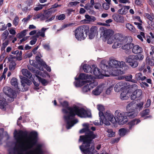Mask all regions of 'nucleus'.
Listing matches in <instances>:
<instances>
[{"label":"nucleus","instance_id":"nucleus-1","mask_svg":"<svg viewBox=\"0 0 154 154\" xmlns=\"http://www.w3.org/2000/svg\"><path fill=\"white\" fill-rule=\"evenodd\" d=\"M37 135L36 132H32L26 137L23 131H15L14 135L19 149H17L15 152H17V154H42L43 152L40 145H37L35 149L28 150L35 145Z\"/></svg>","mask_w":154,"mask_h":154},{"label":"nucleus","instance_id":"nucleus-2","mask_svg":"<svg viewBox=\"0 0 154 154\" xmlns=\"http://www.w3.org/2000/svg\"><path fill=\"white\" fill-rule=\"evenodd\" d=\"M59 102L64 108L62 109V111L64 114V118L66 122V128L67 129H70L78 122V119H74L75 115L81 118L90 117L91 116V112L83 108L76 106L68 107V103L66 101L62 102L59 100Z\"/></svg>","mask_w":154,"mask_h":154},{"label":"nucleus","instance_id":"nucleus-3","mask_svg":"<svg viewBox=\"0 0 154 154\" xmlns=\"http://www.w3.org/2000/svg\"><path fill=\"white\" fill-rule=\"evenodd\" d=\"M82 125L84 128L80 130V133L85 132V135L80 136L79 140L83 143L82 145L80 146V149L85 154H93L95 152L94 147L92 140L97 138V135L89 130V125L88 123H84Z\"/></svg>","mask_w":154,"mask_h":154},{"label":"nucleus","instance_id":"nucleus-4","mask_svg":"<svg viewBox=\"0 0 154 154\" xmlns=\"http://www.w3.org/2000/svg\"><path fill=\"white\" fill-rule=\"evenodd\" d=\"M123 61L119 62L114 60H110L108 61L105 60H102L100 66L105 71H107L109 75L117 76L124 74V72L121 70V68L124 64Z\"/></svg>","mask_w":154,"mask_h":154},{"label":"nucleus","instance_id":"nucleus-5","mask_svg":"<svg viewBox=\"0 0 154 154\" xmlns=\"http://www.w3.org/2000/svg\"><path fill=\"white\" fill-rule=\"evenodd\" d=\"M3 91L7 96L6 97V99H4L3 100H0V108L5 110V107L7 104L6 101L10 102L13 101L16 95L15 92L10 87H4L3 88Z\"/></svg>","mask_w":154,"mask_h":154},{"label":"nucleus","instance_id":"nucleus-6","mask_svg":"<svg viewBox=\"0 0 154 154\" xmlns=\"http://www.w3.org/2000/svg\"><path fill=\"white\" fill-rule=\"evenodd\" d=\"M138 54L136 55H130L125 58V61L133 68H136L138 65V62L135 60L142 61L144 58V55L143 54L141 53Z\"/></svg>","mask_w":154,"mask_h":154},{"label":"nucleus","instance_id":"nucleus-7","mask_svg":"<svg viewBox=\"0 0 154 154\" xmlns=\"http://www.w3.org/2000/svg\"><path fill=\"white\" fill-rule=\"evenodd\" d=\"M100 35L104 41L108 44H112L114 41V32L111 29H102L100 30Z\"/></svg>","mask_w":154,"mask_h":154},{"label":"nucleus","instance_id":"nucleus-8","mask_svg":"<svg viewBox=\"0 0 154 154\" xmlns=\"http://www.w3.org/2000/svg\"><path fill=\"white\" fill-rule=\"evenodd\" d=\"M100 119V124H104L106 125H110L109 121L112 123H115V118H113V115L109 111H107L103 114V113L100 112L99 114Z\"/></svg>","mask_w":154,"mask_h":154},{"label":"nucleus","instance_id":"nucleus-9","mask_svg":"<svg viewBox=\"0 0 154 154\" xmlns=\"http://www.w3.org/2000/svg\"><path fill=\"white\" fill-rule=\"evenodd\" d=\"M75 79L77 80L75 83V86L79 87L82 86L87 82H89L93 80V77L91 75L87 74H80L78 78H75Z\"/></svg>","mask_w":154,"mask_h":154},{"label":"nucleus","instance_id":"nucleus-10","mask_svg":"<svg viewBox=\"0 0 154 154\" xmlns=\"http://www.w3.org/2000/svg\"><path fill=\"white\" fill-rule=\"evenodd\" d=\"M88 26H83L77 28L75 31V36L79 40H84L87 36V33L89 31Z\"/></svg>","mask_w":154,"mask_h":154},{"label":"nucleus","instance_id":"nucleus-11","mask_svg":"<svg viewBox=\"0 0 154 154\" xmlns=\"http://www.w3.org/2000/svg\"><path fill=\"white\" fill-rule=\"evenodd\" d=\"M115 123L118 122L119 125H123L128 121V119L124 113L119 110H116L115 113Z\"/></svg>","mask_w":154,"mask_h":154},{"label":"nucleus","instance_id":"nucleus-12","mask_svg":"<svg viewBox=\"0 0 154 154\" xmlns=\"http://www.w3.org/2000/svg\"><path fill=\"white\" fill-rule=\"evenodd\" d=\"M34 72L35 73L36 76L37 78L39 81L41 82V83L44 85H47V84L48 83V81H47L46 80L42 78L41 77H40L38 75H39L43 77H46V75L48 76L49 77H50V76L49 75V74L47 73L46 72H44V73H42V72L38 70H34Z\"/></svg>","mask_w":154,"mask_h":154},{"label":"nucleus","instance_id":"nucleus-13","mask_svg":"<svg viewBox=\"0 0 154 154\" xmlns=\"http://www.w3.org/2000/svg\"><path fill=\"white\" fill-rule=\"evenodd\" d=\"M101 69L102 70L101 72L97 67H94L93 71L94 74L99 79L102 78L103 76H109V74L107 71H105L101 68Z\"/></svg>","mask_w":154,"mask_h":154},{"label":"nucleus","instance_id":"nucleus-14","mask_svg":"<svg viewBox=\"0 0 154 154\" xmlns=\"http://www.w3.org/2000/svg\"><path fill=\"white\" fill-rule=\"evenodd\" d=\"M114 39L116 41L121 42L124 43L127 41L131 42V37L128 36L125 38H124L122 35L119 33H116L114 35Z\"/></svg>","mask_w":154,"mask_h":154},{"label":"nucleus","instance_id":"nucleus-15","mask_svg":"<svg viewBox=\"0 0 154 154\" xmlns=\"http://www.w3.org/2000/svg\"><path fill=\"white\" fill-rule=\"evenodd\" d=\"M132 38L131 37V42L127 41L126 42H124L123 43L122 48L125 51V52L126 54H129L131 53L130 49H132L133 46V43H131L132 42Z\"/></svg>","mask_w":154,"mask_h":154},{"label":"nucleus","instance_id":"nucleus-16","mask_svg":"<svg viewBox=\"0 0 154 154\" xmlns=\"http://www.w3.org/2000/svg\"><path fill=\"white\" fill-rule=\"evenodd\" d=\"M145 16L149 20L148 21V28L149 30L153 29L154 28V15H149L148 14H145Z\"/></svg>","mask_w":154,"mask_h":154},{"label":"nucleus","instance_id":"nucleus-17","mask_svg":"<svg viewBox=\"0 0 154 154\" xmlns=\"http://www.w3.org/2000/svg\"><path fill=\"white\" fill-rule=\"evenodd\" d=\"M142 91L141 89H137L133 92L131 95V100H135L136 98L140 97L142 95Z\"/></svg>","mask_w":154,"mask_h":154},{"label":"nucleus","instance_id":"nucleus-18","mask_svg":"<svg viewBox=\"0 0 154 154\" xmlns=\"http://www.w3.org/2000/svg\"><path fill=\"white\" fill-rule=\"evenodd\" d=\"M97 28L96 26H93L90 29L89 31V38L91 39L97 34Z\"/></svg>","mask_w":154,"mask_h":154},{"label":"nucleus","instance_id":"nucleus-19","mask_svg":"<svg viewBox=\"0 0 154 154\" xmlns=\"http://www.w3.org/2000/svg\"><path fill=\"white\" fill-rule=\"evenodd\" d=\"M143 51L142 48L138 45H134L133 44V47L132 48V52L135 54L141 53Z\"/></svg>","mask_w":154,"mask_h":154},{"label":"nucleus","instance_id":"nucleus-20","mask_svg":"<svg viewBox=\"0 0 154 154\" xmlns=\"http://www.w3.org/2000/svg\"><path fill=\"white\" fill-rule=\"evenodd\" d=\"M85 19L82 20V22L85 23H89L91 22L94 21L96 19L94 16H91L88 15H85Z\"/></svg>","mask_w":154,"mask_h":154},{"label":"nucleus","instance_id":"nucleus-21","mask_svg":"<svg viewBox=\"0 0 154 154\" xmlns=\"http://www.w3.org/2000/svg\"><path fill=\"white\" fill-rule=\"evenodd\" d=\"M112 18L116 22L118 23H123L124 22L123 17L118 14H114L112 16Z\"/></svg>","mask_w":154,"mask_h":154},{"label":"nucleus","instance_id":"nucleus-22","mask_svg":"<svg viewBox=\"0 0 154 154\" xmlns=\"http://www.w3.org/2000/svg\"><path fill=\"white\" fill-rule=\"evenodd\" d=\"M104 88V86H98L92 91V94L95 95H98L102 92Z\"/></svg>","mask_w":154,"mask_h":154},{"label":"nucleus","instance_id":"nucleus-23","mask_svg":"<svg viewBox=\"0 0 154 154\" xmlns=\"http://www.w3.org/2000/svg\"><path fill=\"white\" fill-rule=\"evenodd\" d=\"M20 78L21 79L22 85L23 87H25L26 84L27 85H30L31 84V81L27 79L22 76H20Z\"/></svg>","mask_w":154,"mask_h":154},{"label":"nucleus","instance_id":"nucleus-24","mask_svg":"<svg viewBox=\"0 0 154 154\" xmlns=\"http://www.w3.org/2000/svg\"><path fill=\"white\" fill-rule=\"evenodd\" d=\"M130 8V7L128 6H125L122 7L118 11L119 14L121 15L125 14L128 12V10Z\"/></svg>","mask_w":154,"mask_h":154},{"label":"nucleus","instance_id":"nucleus-25","mask_svg":"<svg viewBox=\"0 0 154 154\" xmlns=\"http://www.w3.org/2000/svg\"><path fill=\"white\" fill-rule=\"evenodd\" d=\"M21 72L23 75L27 78L32 80V74L27 69H22Z\"/></svg>","mask_w":154,"mask_h":154},{"label":"nucleus","instance_id":"nucleus-26","mask_svg":"<svg viewBox=\"0 0 154 154\" xmlns=\"http://www.w3.org/2000/svg\"><path fill=\"white\" fill-rule=\"evenodd\" d=\"M125 83L122 82L117 83L115 86L114 89L116 92H118L125 86Z\"/></svg>","mask_w":154,"mask_h":154},{"label":"nucleus","instance_id":"nucleus-27","mask_svg":"<svg viewBox=\"0 0 154 154\" xmlns=\"http://www.w3.org/2000/svg\"><path fill=\"white\" fill-rule=\"evenodd\" d=\"M135 101H132L128 103L126 106L127 111L135 110Z\"/></svg>","mask_w":154,"mask_h":154},{"label":"nucleus","instance_id":"nucleus-28","mask_svg":"<svg viewBox=\"0 0 154 154\" xmlns=\"http://www.w3.org/2000/svg\"><path fill=\"white\" fill-rule=\"evenodd\" d=\"M137 112L135 110L125 112L126 116L131 118H134L136 116H137Z\"/></svg>","mask_w":154,"mask_h":154},{"label":"nucleus","instance_id":"nucleus-29","mask_svg":"<svg viewBox=\"0 0 154 154\" xmlns=\"http://www.w3.org/2000/svg\"><path fill=\"white\" fill-rule=\"evenodd\" d=\"M10 82L11 85L14 86L15 88L20 90L18 85L17 80L16 78H13L11 79Z\"/></svg>","mask_w":154,"mask_h":154},{"label":"nucleus","instance_id":"nucleus-30","mask_svg":"<svg viewBox=\"0 0 154 154\" xmlns=\"http://www.w3.org/2000/svg\"><path fill=\"white\" fill-rule=\"evenodd\" d=\"M48 29V28H42L40 31L37 33V36L38 37L41 36L42 37H44L45 36V32Z\"/></svg>","mask_w":154,"mask_h":154},{"label":"nucleus","instance_id":"nucleus-31","mask_svg":"<svg viewBox=\"0 0 154 154\" xmlns=\"http://www.w3.org/2000/svg\"><path fill=\"white\" fill-rule=\"evenodd\" d=\"M128 91H122L120 95V98L122 100H127L128 98L127 95Z\"/></svg>","mask_w":154,"mask_h":154},{"label":"nucleus","instance_id":"nucleus-32","mask_svg":"<svg viewBox=\"0 0 154 154\" xmlns=\"http://www.w3.org/2000/svg\"><path fill=\"white\" fill-rule=\"evenodd\" d=\"M125 27L127 29L133 33L136 32V30L134 27L129 23H127L125 24Z\"/></svg>","mask_w":154,"mask_h":154},{"label":"nucleus","instance_id":"nucleus-33","mask_svg":"<svg viewBox=\"0 0 154 154\" xmlns=\"http://www.w3.org/2000/svg\"><path fill=\"white\" fill-rule=\"evenodd\" d=\"M136 79L137 80L143 81L146 79V77L142 76V74L139 72L137 73L135 75Z\"/></svg>","mask_w":154,"mask_h":154},{"label":"nucleus","instance_id":"nucleus-34","mask_svg":"<svg viewBox=\"0 0 154 154\" xmlns=\"http://www.w3.org/2000/svg\"><path fill=\"white\" fill-rule=\"evenodd\" d=\"M146 64L152 66H154V60L151 59L148 57H146Z\"/></svg>","mask_w":154,"mask_h":154},{"label":"nucleus","instance_id":"nucleus-35","mask_svg":"<svg viewBox=\"0 0 154 154\" xmlns=\"http://www.w3.org/2000/svg\"><path fill=\"white\" fill-rule=\"evenodd\" d=\"M51 13L50 11H48L45 13L42 14V20H47L49 19V17L51 15Z\"/></svg>","mask_w":154,"mask_h":154},{"label":"nucleus","instance_id":"nucleus-36","mask_svg":"<svg viewBox=\"0 0 154 154\" xmlns=\"http://www.w3.org/2000/svg\"><path fill=\"white\" fill-rule=\"evenodd\" d=\"M83 69L86 72L91 73V68L90 66L87 64H85L83 66Z\"/></svg>","mask_w":154,"mask_h":154},{"label":"nucleus","instance_id":"nucleus-37","mask_svg":"<svg viewBox=\"0 0 154 154\" xmlns=\"http://www.w3.org/2000/svg\"><path fill=\"white\" fill-rule=\"evenodd\" d=\"M143 102H141L140 103L137 104L135 103V110L137 111V110L138 109L139 111L141 110L143 108Z\"/></svg>","mask_w":154,"mask_h":154},{"label":"nucleus","instance_id":"nucleus-38","mask_svg":"<svg viewBox=\"0 0 154 154\" xmlns=\"http://www.w3.org/2000/svg\"><path fill=\"white\" fill-rule=\"evenodd\" d=\"M128 132V130L124 128L120 129L119 130V133L121 136H123Z\"/></svg>","mask_w":154,"mask_h":154},{"label":"nucleus","instance_id":"nucleus-39","mask_svg":"<svg viewBox=\"0 0 154 154\" xmlns=\"http://www.w3.org/2000/svg\"><path fill=\"white\" fill-rule=\"evenodd\" d=\"M123 43H122V42H121L116 41L112 45V47L113 49H116L118 48H119L120 47L121 45H123Z\"/></svg>","mask_w":154,"mask_h":154},{"label":"nucleus","instance_id":"nucleus-40","mask_svg":"<svg viewBox=\"0 0 154 154\" xmlns=\"http://www.w3.org/2000/svg\"><path fill=\"white\" fill-rule=\"evenodd\" d=\"M149 110L148 109H146L145 110L143 111L140 114L142 117H143L149 115Z\"/></svg>","mask_w":154,"mask_h":154},{"label":"nucleus","instance_id":"nucleus-41","mask_svg":"<svg viewBox=\"0 0 154 154\" xmlns=\"http://www.w3.org/2000/svg\"><path fill=\"white\" fill-rule=\"evenodd\" d=\"M106 131L108 132V136L109 137H112L115 136V133L111 129H107Z\"/></svg>","mask_w":154,"mask_h":154},{"label":"nucleus","instance_id":"nucleus-42","mask_svg":"<svg viewBox=\"0 0 154 154\" xmlns=\"http://www.w3.org/2000/svg\"><path fill=\"white\" fill-rule=\"evenodd\" d=\"M94 78L93 77V80H92L91 82H90L91 83H90L88 84V85L91 88V89L93 88L94 86H96L97 85V84L96 82H94Z\"/></svg>","mask_w":154,"mask_h":154},{"label":"nucleus","instance_id":"nucleus-43","mask_svg":"<svg viewBox=\"0 0 154 154\" xmlns=\"http://www.w3.org/2000/svg\"><path fill=\"white\" fill-rule=\"evenodd\" d=\"M27 30H24L22 31L20 33L18 34L17 35L18 37L20 38L24 36H25L26 35V33Z\"/></svg>","mask_w":154,"mask_h":154},{"label":"nucleus","instance_id":"nucleus-44","mask_svg":"<svg viewBox=\"0 0 154 154\" xmlns=\"http://www.w3.org/2000/svg\"><path fill=\"white\" fill-rule=\"evenodd\" d=\"M91 89V88L88 85V84H87L85 86L82 88V91L84 92H86L89 91Z\"/></svg>","mask_w":154,"mask_h":154},{"label":"nucleus","instance_id":"nucleus-45","mask_svg":"<svg viewBox=\"0 0 154 154\" xmlns=\"http://www.w3.org/2000/svg\"><path fill=\"white\" fill-rule=\"evenodd\" d=\"M97 109L99 111V113L100 112L103 113V112L105 108L103 106L101 105H97Z\"/></svg>","mask_w":154,"mask_h":154},{"label":"nucleus","instance_id":"nucleus-46","mask_svg":"<svg viewBox=\"0 0 154 154\" xmlns=\"http://www.w3.org/2000/svg\"><path fill=\"white\" fill-rule=\"evenodd\" d=\"M84 8L87 10H90L93 8V6L89 3H88L85 5Z\"/></svg>","mask_w":154,"mask_h":154},{"label":"nucleus","instance_id":"nucleus-47","mask_svg":"<svg viewBox=\"0 0 154 154\" xmlns=\"http://www.w3.org/2000/svg\"><path fill=\"white\" fill-rule=\"evenodd\" d=\"M65 18V15L64 14H61L57 16L56 17V18L59 20H62Z\"/></svg>","mask_w":154,"mask_h":154},{"label":"nucleus","instance_id":"nucleus-48","mask_svg":"<svg viewBox=\"0 0 154 154\" xmlns=\"http://www.w3.org/2000/svg\"><path fill=\"white\" fill-rule=\"evenodd\" d=\"M15 65L16 64L14 62L11 63L9 66V69L11 70H14L15 68Z\"/></svg>","mask_w":154,"mask_h":154},{"label":"nucleus","instance_id":"nucleus-49","mask_svg":"<svg viewBox=\"0 0 154 154\" xmlns=\"http://www.w3.org/2000/svg\"><path fill=\"white\" fill-rule=\"evenodd\" d=\"M134 24L135 25H137V27L139 29L142 31H143V28L141 24L140 23L136 22H134Z\"/></svg>","mask_w":154,"mask_h":154},{"label":"nucleus","instance_id":"nucleus-50","mask_svg":"<svg viewBox=\"0 0 154 154\" xmlns=\"http://www.w3.org/2000/svg\"><path fill=\"white\" fill-rule=\"evenodd\" d=\"M145 34L143 32H141L140 35H137V38L139 39L141 41H143V38H144Z\"/></svg>","mask_w":154,"mask_h":154},{"label":"nucleus","instance_id":"nucleus-51","mask_svg":"<svg viewBox=\"0 0 154 154\" xmlns=\"http://www.w3.org/2000/svg\"><path fill=\"white\" fill-rule=\"evenodd\" d=\"M113 86L112 85L110 86L106 90V94L109 95L110 94V93L112 90Z\"/></svg>","mask_w":154,"mask_h":154},{"label":"nucleus","instance_id":"nucleus-52","mask_svg":"<svg viewBox=\"0 0 154 154\" xmlns=\"http://www.w3.org/2000/svg\"><path fill=\"white\" fill-rule=\"evenodd\" d=\"M40 18L41 20H42V14H37L35 15L33 17V19L36 20Z\"/></svg>","mask_w":154,"mask_h":154},{"label":"nucleus","instance_id":"nucleus-53","mask_svg":"<svg viewBox=\"0 0 154 154\" xmlns=\"http://www.w3.org/2000/svg\"><path fill=\"white\" fill-rule=\"evenodd\" d=\"M134 122L135 121L134 120V119L128 123L129 124V129H131V128L135 125Z\"/></svg>","mask_w":154,"mask_h":154},{"label":"nucleus","instance_id":"nucleus-54","mask_svg":"<svg viewBox=\"0 0 154 154\" xmlns=\"http://www.w3.org/2000/svg\"><path fill=\"white\" fill-rule=\"evenodd\" d=\"M73 24L72 23H70L68 24H66L63 25L62 27L60 28V29L59 30H61L63 29H64V28L68 27L70 26H71Z\"/></svg>","mask_w":154,"mask_h":154},{"label":"nucleus","instance_id":"nucleus-55","mask_svg":"<svg viewBox=\"0 0 154 154\" xmlns=\"http://www.w3.org/2000/svg\"><path fill=\"white\" fill-rule=\"evenodd\" d=\"M18 19L19 18L17 17H16L14 19L13 21L14 23L15 26L17 25L18 24L19 21Z\"/></svg>","mask_w":154,"mask_h":154},{"label":"nucleus","instance_id":"nucleus-56","mask_svg":"<svg viewBox=\"0 0 154 154\" xmlns=\"http://www.w3.org/2000/svg\"><path fill=\"white\" fill-rule=\"evenodd\" d=\"M9 34V32L8 30L5 31L2 34V36L5 38H6Z\"/></svg>","mask_w":154,"mask_h":154},{"label":"nucleus","instance_id":"nucleus-57","mask_svg":"<svg viewBox=\"0 0 154 154\" xmlns=\"http://www.w3.org/2000/svg\"><path fill=\"white\" fill-rule=\"evenodd\" d=\"M43 64L44 67L46 68L48 71L49 72L51 71V69L50 67L47 66L45 63H43Z\"/></svg>","mask_w":154,"mask_h":154},{"label":"nucleus","instance_id":"nucleus-58","mask_svg":"<svg viewBox=\"0 0 154 154\" xmlns=\"http://www.w3.org/2000/svg\"><path fill=\"white\" fill-rule=\"evenodd\" d=\"M44 5H40L38 7H36L34 8V10L35 11H38L42 9L43 6H44Z\"/></svg>","mask_w":154,"mask_h":154},{"label":"nucleus","instance_id":"nucleus-59","mask_svg":"<svg viewBox=\"0 0 154 154\" xmlns=\"http://www.w3.org/2000/svg\"><path fill=\"white\" fill-rule=\"evenodd\" d=\"M9 31L10 34H11L15 35L16 34V32L15 30L13 28L10 29L9 30Z\"/></svg>","mask_w":154,"mask_h":154},{"label":"nucleus","instance_id":"nucleus-60","mask_svg":"<svg viewBox=\"0 0 154 154\" xmlns=\"http://www.w3.org/2000/svg\"><path fill=\"white\" fill-rule=\"evenodd\" d=\"M31 17V16L30 15H28L26 17L24 18L23 20L22 21L24 22H26L28 21L30 18Z\"/></svg>","mask_w":154,"mask_h":154},{"label":"nucleus","instance_id":"nucleus-61","mask_svg":"<svg viewBox=\"0 0 154 154\" xmlns=\"http://www.w3.org/2000/svg\"><path fill=\"white\" fill-rule=\"evenodd\" d=\"M151 100L150 99H148L146 101V103L145 105L146 107H149L151 104Z\"/></svg>","mask_w":154,"mask_h":154},{"label":"nucleus","instance_id":"nucleus-62","mask_svg":"<svg viewBox=\"0 0 154 154\" xmlns=\"http://www.w3.org/2000/svg\"><path fill=\"white\" fill-rule=\"evenodd\" d=\"M103 7L105 10H108L109 8V5L107 3H105L103 4Z\"/></svg>","mask_w":154,"mask_h":154},{"label":"nucleus","instance_id":"nucleus-63","mask_svg":"<svg viewBox=\"0 0 154 154\" xmlns=\"http://www.w3.org/2000/svg\"><path fill=\"white\" fill-rule=\"evenodd\" d=\"M8 40H6L5 42L3 43L2 46L4 48H5V47L8 45Z\"/></svg>","mask_w":154,"mask_h":154},{"label":"nucleus","instance_id":"nucleus-64","mask_svg":"<svg viewBox=\"0 0 154 154\" xmlns=\"http://www.w3.org/2000/svg\"><path fill=\"white\" fill-rule=\"evenodd\" d=\"M79 3V2L77 1H75L73 2H71L69 3L70 5L71 6L74 5H76Z\"/></svg>","mask_w":154,"mask_h":154}]
</instances>
